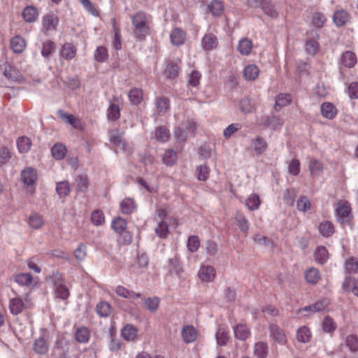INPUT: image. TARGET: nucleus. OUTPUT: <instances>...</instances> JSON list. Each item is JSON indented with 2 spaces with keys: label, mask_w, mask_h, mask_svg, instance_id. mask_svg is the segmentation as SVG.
I'll use <instances>...</instances> for the list:
<instances>
[{
  "label": "nucleus",
  "mask_w": 358,
  "mask_h": 358,
  "mask_svg": "<svg viewBox=\"0 0 358 358\" xmlns=\"http://www.w3.org/2000/svg\"><path fill=\"white\" fill-rule=\"evenodd\" d=\"M134 27V36L139 41H143L149 33V19L143 12L136 13L131 18Z\"/></svg>",
  "instance_id": "f257e3e1"
},
{
  "label": "nucleus",
  "mask_w": 358,
  "mask_h": 358,
  "mask_svg": "<svg viewBox=\"0 0 358 358\" xmlns=\"http://www.w3.org/2000/svg\"><path fill=\"white\" fill-rule=\"evenodd\" d=\"M336 216L337 220L342 224L349 223L352 218L350 204L345 200H340L337 202L336 208Z\"/></svg>",
  "instance_id": "f03ea898"
},
{
  "label": "nucleus",
  "mask_w": 358,
  "mask_h": 358,
  "mask_svg": "<svg viewBox=\"0 0 358 358\" xmlns=\"http://www.w3.org/2000/svg\"><path fill=\"white\" fill-rule=\"evenodd\" d=\"M168 275L176 276L180 280L185 278V273L177 256L170 258L168 262Z\"/></svg>",
  "instance_id": "7ed1b4c3"
},
{
  "label": "nucleus",
  "mask_w": 358,
  "mask_h": 358,
  "mask_svg": "<svg viewBox=\"0 0 358 358\" xmlns=\"http://www.w3.org/2000/svg\"><path fill=\"white\" fill-rule=\"evenodd\" d=\"M319 36L315 31H311L308 34L305 48L306 51L310 55H315L320 48V45L317 42Z\"/></svg>",
  "instance_id": "20e7f679"
},
{
  "label": "nucleus",
  "mask_w": 358,
  "mask_h": 358,
  "mask_svg": "<svg viewBox=\"0 0 358 358\" xmlns=\"http://www.w3.org/2000/svg\"><path fill=\"white\" fill-rule=\"evenodd\" d=\"M260 124L266 128L278 130L282 127L283 121L275 115H265L261 117Z\"/></svg>",
  "instance_id": "39448f33"
},
{
  "label": "nucleus",
  "mask_w": 358,
  "mask_h": 358,
  "mask_svg": "<svg viewBox=\"0 0 358 358\" xmlns=\"http://www.w3.org/2000/svg\"><path fill=\"white\" fill-rule=\"evenodd\" d=\"M270 336L271 338L280 345H285L287 343V337L284 331L280 329L277 324H271L269 326Z\"/></svg>",
  "instance_id": "423d86ee"
},
{
  "label": "nucleus",
  "mask_w": 358,
  "mask_h": 358,
  "mask_svg": "<svg viewBox=\"0 0 358 358\" xmlns=\"http://www.w3.org/2000/svg\"><path fill=\"white\" fill-rule=\"evenodd\" d=\"M69 343L64 338L57 339L55 348L59 351L57 358H71L69 355Z\"/></svg>",
  "instance_id": "0eeeda50"
},
{
  "label": "nucleus",
  "mask_w": 358,
  "mask_h": 358,
  "mask_svg": "<svg viewBox=\"0 0 358 358\" xmlns=\"http://www.w3.org/2000/svg\"><path fill=\"white\" fill-rule=\"evenodd\" d=\"M21 179L27 185H34L37 179L36 171L31 167L25 169L21 173Z\"/></svg>",
  "instance_id": "6e6552de"
},
{
  "label": "nucleus",
  "mask_w": 358,
  "mask_h": 358,
  "mask_svg": "<svg viewBox=\"0 0 358 358\" xmlns=\"http://www.w3.org/2000/svg\"><path fill=\"white\" fill-rule=\"evenodd\" d=\"M76 52V48L72 43H66L59 51V56L66 60H71L75 57Z\"/></svg>",
  "instance_id": "1a4fd4ad"
},
{
  "label": "nucleus",
  "mask_w": 358,
  "mask_h": 358,
  "mask_svg": "<svg viewBox=\"0 0 358 358\" xmlns=\"http://www.w3.org/2000/svg\"><path fill=\"white\" fill-rule=\"evenodd\" d=\"M199 276L202 281L211 282L215 276V270L212 266H202L199 271Z\"/></svg>",
  "instance_id": "9d476101"
},
{
  "label": "nucleus",
  "mask_w": 358,
  "mask_h": 358,
  "mask_svg": "<svg viewBox=\"0 0 358 358\" xmlns=\"http://www.w3.org/2000/svg\"><path fill=\"white\" fill-rule=\"evenodd\" d=\"M198 334L193 326L187 325L182 329V337L185 343L194 342L197 338Z\"/></svg>",
  "instance_id": "9b49d317"
},
{
  "label": "nucleus",
  "mask_w": 358,
  "mask_h": 358,
  "mask_svg": "<svg viewBox=\"0 0 358 358\" xmlns=\"http://www.w3.org/2000/svg\"><path fill=\"white\" fill-rule=\"evenodd\" d=\"M3 75L8 79L18 81L22 78L21 73L15 66L6 64L3 69Z\"/></svg>",
  "instance_id": "f8f14e48"
},
{
  "label": "nucleus",
  "mask_w": 358,
  "mask_h": 358,
  "mask_svg": "<svg viewBox=\"0 0 358 358\" xmlns=\"http://www.w3.org/2000/svg\"><path fill=\"white\" fill-rule=\"evenodd\" d=\"M115 292L118 296L130 300L141 298V294L136 293L134 291L129 290L121 285H119L116 287Z\"/></svg>",
  "instance_id": "ddd939ff"
},
{
  "label": "nucleus",
  "mask_w": 358,
  "mask_h": 358,
  "mask_svg": "<svg viewBox=\"0 0 358 358\" xmlns=\"http://www.w3.org/2000/svg\"><path fill=\"white\" fill-rule=\"evenodd\" d=\"M58 24V17L56 15L51 13L43 16V24L46 31L55 30Z\"/></svg>",
  "instance_id": "4468645a"
},
{
  "label": "nucleus",
  "mask_w": 358,
  "mask_h": 358,
  "mask_svg": "<svg viewBox=\"0 0 358 358\" xmlns=\"http://www.w3.org/2000/svg\"><path fill=\"white\" fill-rule=\"evenodd\" d=\"M57 116L63 121L69 123L75 129H79L81 126L80 122L77 120L75 117L71 114L65 113L63 110H58L57 112Z\"/></svg>",
  "instance_id": "2eb2a0df"
},
{
  "label": "nucleus",
  "mask_w": 358,
  "mask_h": 358,
  "mask_svg": "<svg viewBox=\"0 0 358 358\" xmlns=\"http://www.w3.org/2000/svg\"><path fill=\"white\" fill-rule=\"evenodd\" d=\"M26 47L24 39L20 36H15L10 39V48L15 53H22Z\"/></svg>",
  "instance_id": "dca6fc26"
},
{
  "label": "nucleus",
  "mask_w": 358,
  "mask_h": 358,
  "mask_svg": "<svg viewBox=\"0 0 358 358\" xmlns=\"http://www.w3.org/2000/svg\"><path fill=\"white\" fill-rule=\"evenodd\" d=\"M202 48L206 50H211L217 45V37L213 34H206L201 41Z\"/></svg>",
  "instance_id": "f3484780"
},
{
  "label": "nucleus",
  "mask_w": 358,
  "mask_h": 358,
  "mask_svg": "<svg viewBox=\"0 0 358 358\" xmlns=\"http://www.w3.org/2000/svg\"><path fill=\"white\" fill-rule=\"evenodd\" d=\"M110 141L116 147L120 148L122 150H125L127 148V143L122 138V135L117 130L111 131L110 133Z\"/></svg>",
  "instance_id": "a211bd4d"
},
{
  "label": "nucleus",
  "mask_w": 358,
  "mask_h": 358,
  "mask_svg": "<svg viewBox=\"0 0 358 358\" xmlns=\"http://www.w3.org/2000/svg\"><path fill=\"white\" fill-rule=\"evenodd\" d=\"M320 110L322 116L329 120H332L337 113L336 107L329 102L322 103Z\"/></svg>",
  "instance_id": "6ab92c4d"
},
{
  "label": "nucleus",
  "mask_w": 358,
  "mask_h": 358,
  "mask_svg": "<svg viewBox=\"0 0 358 358\" xmlns=\"http://www.w3.org/2000/svg\"><path fill=\"white\" fill-rule=\"evenodd\" d=\"M137 329L132 324H127L122 329V336L128 341H133L137 336Z\"/></svg>",
  "instance_id": "aec40b11"
},
{
  "label": "nucleus",
  "mask_w": 358,
  "mask_h": 358,
  "mask_svg": "<svg viewBox=\"0 0 358 358\" xmlns=\"http://www.w3.org/2000/svg\"><path fill=\"white\" fill-rule=\"evenodd\" d=\"M234 332L235 337L241 341L246 340L250 334V329L248 327L242 324L236 325L234 327Z\"/></svg>",
  "instance_id": "412c9836"
},
{
  "label": "nucleus",
  "mask_w": 358,
  "mask_h": 358,
  "mask_svg": "<svg viewBox=\"0 0 358 358\" xmlns=\"http://www.w3.org/2000/svg\"><path fill=\"white\" fill-rule=\"evenodd\" d=\"M329 304V301L327 299H323L320 301L315 302V303L305 306L303 310L304 311H310L312 313H316L324 310Z\"/></svg>",
  "instance_id": "4be33fe9"
},
{
  "label": "nucleus",
  "mask_w": 358,
  "mask_h": 358,
  "mask_svg": "<svg viewBox=\"0 0 358 358\" xmlns=\"http://www.w3.org/2000/svg\"><path fill=\"white\" fill-rule=\"evenodd\" d=\"M185 33L179 28L174 29L170 35L171 43L177 46L182 45L185 41Z\"/></svg>",
  "instance_id": "5701e85b"
},
{
  "label": "nucleus",
  "mask_w": 358,
  "mask_h": 358,
  "mask_svg": "<svg viewBox=\"0 0 358 358\" xmlns=\"http://www.w3.org/2000/svg\"><path fill=\"white\" fill-rule=\"evenodd\" d=\"M24 308V303L22 300L20 298H15L10 301L9 309L10 313L17 315L22 313Z\"/></svg>",
  "instance_id": "b1692460"
},
{
  "label": "nucleus",
  "mask_w": 358,
  "mask_h": 358,
  "mask_svg": "<svg viewBox=\"0 0 358 358\" xmlns=\"http://www.w3.org/2000/svg\"><path fill=\"white\" fill-rule=\"evenodd\" d=\"M55 289V298H58L62 300H66L69 296V289L62 283H57L56 282H54Z\"/></svg>",
  "instance_id": "393cba45"
},
{
  "label": "nucleus",
  "mask_w": 358,
  "mask_h": 358,
  "mask_svg": "<svg viewBox=\"0 0 358 358\" xmlns=\"http://www.w3.org/2000/svg\"><path fill=\"white\" fill-rule=\"evenodd\" d=\"M112 306L106 301H101L96 306V313L102 317H108L112 312Z\"/></svg>",
  "instance_id": "a878e982"
},
{
  "label": "nucleus",
  "mask_w": 358,
  "mask_h": 358,
  "mask_svg": "<svg viewBox=\"0 0 358 358\" xmlns=\"http://www.w3.org/2000/svg\"><path fill=\"white\" fill-rule=\"evenodd\" d=\"M179 71L180 67L178 66V63L171 62L167 64L164 73L166 78L169 79H174L178 76Z\"/></svg>",
  "instance_id": "bb28decb"
},
{
  "label": "nucleus",
  "mask_w": 358,
  "mask_h": 358,
  "mask_svg": "<svg viewBox=\"0 0 358 358\" xmlns=\"http://www.w3.org/2000/svg\"><path fill=\"white\" fill-rule=\"evenodd\" d=\"M55 50L54 42L46 40L42 43L41 55L46 59H49L52 53Z\"/></svg>",
  "instance_id": "cd10ccee"
},
{
  "label": "nucleus",
  "mask_w": 358,
  "mask_h": 358,
  "mask_svg": "<svg viewBox=\"0 0 358 358\" xmlns=\"http://www.w3.org/2000/svg\"><path fill=\"white\" fill-rule=\"evenodd\" d=\"M259 69L255 64H250L245 67L243 75L247 80H254L259 75Z\"/></svg>",
  "instance_id": "c85d7f7f"
},
{
  "label": "nucleus",
  "mask_w": 358,
  "mask_h": 358,
  "mask_svg": "<svg viewBox=\"0 0 358 358\" xmlns=\"http://www.w3.org/2000/svg\"><path fill=\"white\" fill-rule=\"evenodd\" d=\"M49 345L43 338L36 339L34 344V350L41 355L45 354L48 350Z\"/></svg>",
  "instance_id": "c756f323"
},
{
  "label": "nucleus",
  "mask_w": 358,
  "mask_h": 358,
  "mask_svg": "<svg viewBox=\"0 0 358 358\" xmlns=\"http://www.w3.org/2000/svg\"><path fill=\"white\" fill-rule=\"evenodd\" d=\"M90 336V331L85 327L78 328L75 332V338L79 343H87Z\"/></svg>",
  "instance_id": "7c9ffc66"
},
{
  "label": "nucleus",
  "mask_w": 358,
  "mask_h": 358,
  "mask_svg": "<svg viewBox=\"0 0 358 358\" xmlns=\"http://www.w3.org/2000/svg\"><path fill=\"white\" fill-rule=\"evenodd\" d=\"M334 23L338 27H342L345 24L348 20V14L343 10H337L333 16Z\"/></svg>",
  "instance_id": "2f4dec72"
},
{
  "label": "nucleus",
  "mask_w": 358,
  "mask_h": 358,
  "mask_svg": "<svg viewBox=\"0 0 358 358\" xmlns=\"http://www.w3.org/2000/svg\"><path fill=\"white\" fill-rule=\"evenodd\" d=\"M22 16L26 22H33L38 17L37 10L33 6H27L22 12Z\"/></svg>",
  "instance_id": "473e14b6"
},
{
  "label": "nucleus",
  "mask_w": 358,
  "mask_h": 358,
  "mask_svg": "<svg viewBox=\"0 0 358 358\" xmlns=\"http://www.w3.org/2000/svg\"><path fill=\"white\" fill-rule=\"evenodd\" d=\"M17 146L20 153H26L31 148V141L26 136L20 137L17 141Z\"/></svg>",
  "instance_id": "72a5a7b5"
},
{
  "label": "nucleus",
  "mask_w": 358,
  "mask_h": 358,
  "mask_svg": "<svg viewBox=\"0 0 358 358\" xmlns=\"http://www.w3.org/2000/svg\"><path fill=\"white\" fill-rule=\"evenodd\" d=\"M136 208L134 201L130 198L124 199L120 203V210L124 214H131Z\"/></svg>",
  "instance_id": "f704fd0d"
},
{
  "label": "nucleus",
  "mask_w": 358,
  "mask_h": 358,
  "mask_svg": "<svg viewBox=\"0 0 358 358\" xmlns=\"http://www.w3.org/2000/svg\"><path fill=\"white\" fill-rule=\"evenodd\" d=\"M155 138L161 142H166L170 138L169 130L164 126L157 127L155 132Z\"/></svg>",
  "instance_id": "c9c22d12"
},
{
  "label": "nucleus",
  "mask_w": 358,
  "mask_h": 358,
  "mask_svg": "<svg viewBox=\"0 0 358 358\" xmlns=\"http://www.w3.org/2000/svg\"><path fill=\"white\" fill-rule=\"evenodd\" d=\"M310 337L311 334L310 330L305 326L299 328L296 331V339L299 342L303 343H308L310 341Z\"/></svg>",
  "instance_id": "e433bc0d"
},
{
  "label": "nucleus",
  "mask_w": 358,
  "mask_h": 358,
  "mask_svg": "<svg viewBox=\"0 0 358 358\" xmlns=\"http://www.w3.org/2000/svg\"><path fill=\"white\" fill-rule=\"evenodd\" d=\"M254 150L257 155H262L267 148L266 141L262 137H257L252 140Z\"/></svg>",
  "instance_id": "4c0bfd02"
},
{
  "label": "nucleus",
  "mask_w": 358,
  "mask_h": 358,
  "mask_svg": "<svg viewBox=\"0 0 358 358\" xmlns=\"http://www.w3.org/2000/svg\"><path fill=\"white\" fill-rule=\"evenodd\" d=\"M129 99L134 105H138L143 100V91L141 89L133 88L129 92Z\"/></svg>",
  "instance_id": "58836bf2"
},
{
  "label": "nucleus",
  "mask_w": 358,
  "mask_h": 358,
  "mask_svg": "<svg viewBox=\"0 0 358 358\" xmlns=\"http://www.w3.org/2000/svg\"><path fill=\"white\" fill-rule=\"evenodd\" d=\"M155 103L159 113L164 114L169 108V100L166 97H157Z\"/></svg>",
  "instance_id": "ea45409f"
},
{
  "label": "nucleus",
  "mask_w": 358,
  "mask_h": 358,
  "mask_svg": "<svg viewBox=\"0 0 358 358\" xmlns=\"http://www.w3.org/2000/svg\"><path fill=\"white\" fill-rule=\"evenodd\" d=\"M341 62L345 66L351 68L356 63V56L351 51H346L342 55Z\"/></svg>",
  "instance_id": "a19ab883"
},
{
  "label": "nucleus",
  "mask_w": 358,
  "mask_h": 358,
  "mask_svg": "<svg viewBox=\"0 0 358 358\" xmlns=\"http://www.w3.org/2000/svg\"><path fill=\"white\" fill-rule=\"evenodd\" d=\"M268 351V348L266 343L258 342L255 345L254 353L258 358H265Z\"/></svg>",
  "instance_id": "79ce46f5"
},
{
  "label": "nucleus",
  "mask_w": 358,
  "mask_h": 358,
  "mask_svg": "<svg viewBox=\"0 0 358 358\" xmlns=\"http://www.w3.org/2000/svg\"><path fill=\"white\" fill-rule=\"evenodd\" d=\"M52 157L57 160H61L66 155V149L64 145L56 143L51 149Z\"/></svg>",
  "instance_id": "37998d69"
},
{
  "label": "nucleus",
  "mask_w": 358,
  "mask_h": 358,
  "mask_svg": "<svg viewBox=\"0 0 358 358\" xmlns=\"http://www.w3.org/2000/svg\"><path fill=\"white\" fill-rule=\"evenodd\" d=\"M238 50L241 55H248L252 48V43L248 38H242L238 43Z\"/></svg>",
  "instance_id": "c03bdc74"
},
{
  "label": "nucleus",
  "mask_w": 358,
  "mask_h": 358,
  "mask_svg": "<svg viewBox=\"0 0 358 358\" xmlns=\"http://www.w3.org/2000/svg\"><path fill=\"white\" fill-rule=\"evenodd\" d=\"M319 231L323 236L329 237L334 233V224L329 221L322 222L319 226Z\"/></svg>",
  "instance_id": "a18cd8bd"
},
{
  "label": "nucleus",
  "mask_w": 358,
  "mask_h": 358,
  "mask_svg": "<svg viewBox=\"0 0 358 358\" xmlns=\"http://www.w3.org/2000/svg\"><path fill=\"white\" fill-rule=\"evenodd\" d=\"M210 169L206 164L198 166L195 171L196 178L201 181H206L209 176Z\"/></svg>",
  "instance_id": "49530a36"
},
{
  "label": "nucleus",
  "mask_w": 358,
  "mask_h": 358,
  "mask_svg": "<svg viewBox=\"0 0 358 358\" xmlns=\"http://www.w3.org/2000/svg\"><path fill=\"white\" fill-rule=\"evenodd\" d=\"M160 302V299L154 296L146 299L144 301V308L152 313L157 311Z\"/></svg>",
  "instance_id": "de8ad7c7"
},
{
  "label": "nucleus",
  "mask_w": 358,
  "mask_h": 358,
  "mask_svg": "<svg viewBox=\"0 0 358 358\" xmlns=\"http://www.w3.org/2000/svg\"><path fill=\"white\" fill-rule=\"evenodd\" d=\"M208 8L215 16H220L224 11L223 3L218 0H213L209 4Z\"/></svg>",
  "instance_id": "09e8293b"
},
{
  "label": "nucleus",
  "mask_w": 358,
  "mask_h": 358,
  "mask_svg": "<svg viewBox=\"0 0 358 358\" xmlns=\"http://www.w3.org/2000/svg\"><path fill=\"white\" fill-rule=\"evenodd\" d=\"M308 168L311 175L313 176H320L323 170L321 162L315 159H313L309 162Z\"/></svg>",
  "instance_id": "8fccbe9b"
},
{
  "label": "nucleus",
  "mask_w": 358,
  "mask_h": 358,
  "mask_svg": "<svg viewBox=\"0 0 358 358\" xmlns=\"http://www.w3.org/2000/svg\"><path fill=\"white\" fill-rule=\"evenodd\" d=\"M56 191L60 198L66 196L71 191L70 184L66 180L57 182Z\"/></svg>",
  "instance_id": "3c124183"
},
{
  "label": "nucleus",
  "mask_w": 358,
  "mask_h": 358,
  "mask_svg": "<svg viewBox=\"0 0 358 358\" xmlns=\"http://www.w3.org/2000/svg\"><path fill=\"white\" fill-rule=\"evenodd\" d=\"M76 189L78 192H85L89 186L87 176L80 174L76 178Z\"/></svg>",
  "instance_id": "603ef678"
},
{
  "label": "nucleus",
  "mask_w": 358,
  "mask_h": 358,
  "mask_svg": "<svg viewBox=\"0 0 358 358\" xmlns=\"http://www.w3.org/2000/svg\"><path fill=\"white\" fill-rule=\"evenodd\" d=\"M328 251L324 246L318 247L315 251V259L319 264H324L328 259Z\"/></svg>",
  "instance_id": "864d4df0"
},
{
  "label": "nucleus",
  "mask_w": 358,
  "mask_h": 358,
  "mask_svg": "<svg viewBox=\"0 0 358 358\" xmlns=\"http://www.w3.org/2000/svg\"><path fill=\"white\" fill-rule=\"evenodd\" d=\"M291 101L290 96L289 94H280L275 98V104L274 109L276 111L280 110L283 106L287 105Z\"/></svg>",
  "instance_id": "5fc2aeb1"
},
{
  "label": "nucleus",
  "mask_w": 358,
  "mask_h": 358,
  "mask_svg": "<svg viewBox=\"0 0 358 358\" xmlns=\"http://www.w3.org/2000/svg\"><path fill=\"white\" fill-rule=\"evenodd\" d=\"M306 281L310 284H316L320 278V272L317 268H309L305 273Z\"/></svg>",
  "instance_id": "6e6d98bb"
},
{
  "label": "nucleus",
  "mask_w": 358,
  "mask_h": 358,
  "mask_svg": "<svg viewBox=\"0 0 358 358\" xmlns=\"http://www.w3.org/2000/svg\"><path fill=\"white\" fill-rule=\"evenodd\" d=\"M15 281L20 285L29 286L32 282V276L28 273H21L15 275Z\"/></svg>",
  "instance_id": "4d7b16f0"
},
{
  "label": "nucleus",
  "mask_w": 358,
  "mask_h": 358,
  "mask_svg": "<svg viewBox=\"0 0 358 358\" xmlns=\"http://www.w3.org/2000/svg\"><path fill=\"white\" fill-rule=\"evenodd\" d=\"M239 108L243 113H249L255 109V103L248 97H245L240 101Z\"/></svg>",
  "instance_id": "13d9d810"
},
{
  "label": "nucleus",
  "mask_w": 358,
  "mask_h": 358,
  "mask_svg": "<svg viewBox=\"0 0 358 358\" xmlns=\"http://www.w3.org/2000/svg\"><path fill=\"white\" fill-rule=\"evenodd\" d=\"M127 223L126 220L122 217L114 219L111 224L113 229L118 234L124 232L127 228Z\"/></svg>",
  "instance_id": "bf43d9fd"
},
{
  "label": "nucleus",
  "mask_w": 358,
  "mask_h": 358,
  "mask_svg": "<svg viewBox=\"0 0 358 358\" xmlns=\"http://www.w3.org/2000/svg\"><path fill=\"white\" fill-rule=\"evenodd\" d=\"M162 160L166 165L172 166L177 161V154L173 149L168 150L164 154Z\"/></svg>",
  "instance_id": "052dcab7"
},
{
  "label": "nucleus",
  "mask_w": 358,
  "mask_h": 358,
  "mask_svg": "<svg viewBox=\"0 0 358 358\" xmlns=\"http://www.w3.org/2000/svg\"><path fill=\"white\" fill-rule=\"evenodd\" d=\"M261 8L266 15L271 18H275L278 16L277 11L268 0H264Z\"/></svg>",
  "instance_id": "680f3d73"
},
{
  "label": "nucleus",
  "mask_w": 358,
  "mask_h": 358,
  "mask_svg": "<svg viewBox=\"0 0 358 358\" xmlns=\"http://www.w3.org/2000/svg\"><path fill=\"white\" fill-rule=\"evenodd\" d=\"M215 336L217 342L220 345H226L229 338V332L226 331L224 328H219Z\"/></svg>",
  "instance_id": "e2e57ef3"
},
{
  "label": "nucleus",
  "mask_w": 358,
  "mask_h": 358,
  "mask_svg": "<svg viewBox=\"0 0 358 358\" xmlns=\"http://www.w3.org/2000/svg\"><path fill=\"white\" fill-rule=\"evenodd\" d=\"M245 204L248 206V208L251 210L257 209L260 205V200L259 196L255 194H251L246 199Z\"/></svg>",
  "instance_id": "0e129e2a"
},
{
  "label": "nucleus",
  "mask_w": 358,
  "mask_h": 358,
  "mask_svg": "<svg viewBox=\"0 0 358 358\" xmlns=\"http://www.w3.org/2000/svg\"><path fill=\"white\" fill-rule=\"evenodd\" d=\"M29 224L31 228L38 229L43 226V220L40 215L34 213L29 217Z\"/></svg>",
  "instance_id": "69168bd1"
},
{
  "label": "nucleus",
  "mask_w": 358,
  "mask_h": 358,
  "mask_svg": "<svg viewBox=\"0 0 358 358\" xmlns=\"http://www.w3.org/2000/svg\"><path fill=\"white\" fill-rule=\"evenodd\" d=\"M187 249L191 252H195L200 246V240L196 236H190L187 241Z\"/></svg>",
  "instance_id": "338daca9"
},
{
  "label": "nucleus",
  "mask_w": 358,
  "mask_h": 358,
  "mask_svg": "<svg viewBox=\"0 0 358 358\" xmlns=\"http://www.w3.org/2000/svg\"><path fill=\"white\" fill-rule=\"evenodd\" d=\"M311 203L307 196H301L296 203L297 209L302 212H306L310 208Z\"/></svg>",
  "instance_id": "774afa93"
}]
</instances>
